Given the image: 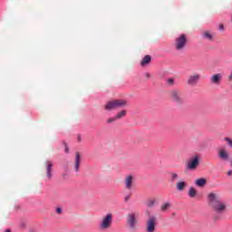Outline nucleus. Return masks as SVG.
<instances>
[{"instance_id": "24", "label": "nucleus", "mask_w": 232, "mask_h": 232, "mask_svg": "<svg viewBox=\"0 0 232 232\" xmlns=\"http://www.w3.org/2000/svg\"><path fill=\"white\" fill-rule=\"evenodd\" d=\"M62 213H63V208L57 207V208H55V214H56V215H61Z\"/></svg>"}, {"instance_id": "12", "label": "nucleus", "mask_w": 232, "mask_h": 232, "mask_svg": "<svg viewBox=\"0 0 232 232\" xmlns=\"http://www.w3.org/2000/svg\"><path fill=\"white\" fill-rule=\"evenodd\" d=\"M133 180H135V178H133V176L130 175V176L126 177V179H125L126 189H131V188L133 186Z\"/></svg>"}, {"instance_id": "11", "label": "nucleus", "mask_w": 232, "mask_h": 232, "mask_svg": "<svg viewBox=\"0 0 232 232\" xmlns=\"http://www.w3.org/2000/svg\"><path fill=\"white\" fill-rule=\"evenodd\" d=\"M170 97L175 102H180V101H182V95L179 90H172L170 92Z\"/></svg>"}, {"instance_id": "32", "label": "nucleus", "mask_w": 232, "mask_h": 232, "mask_svg": "<svg viewBox=\"0 0 232 232\" xmlns=\"http://www.w3.org/2000/svg\"><path fill=\"white\" fill-rule=\"evenodd\" d=\"M65 153H68V145H65Z\"/></svg>"}, {"instance_id": "19", "label": "nucleus", "mask_w": 232, "mask_h": 232, "mask_svg": "<svg viewBox=\"0 0 232 232\" xmlns=\"http://www.w3.org/2000/svg\"><path fill=\"white\" fill-rule=\"evenodd\" d=\"M171 208V203L170 202H165L163 205L160 206L161 211H168Z\"/></svg>"}, {"instance_id": "10", "label": "nucleus", "mask_w": 232, "mask_h": 232, "mask_svg": "<svg viewBox=\"0 0 232 232\" xmlns=\"http://www.w3.org/2000/svg\"><path fill=\"white\" fill-rule=\"evenodd\" d=\"M222 79H224V75L220 72L215 73L210 76V82L211 84H215L216 86H219L222 82Z\"/></svg>"}, {"instance_id": "8", "label": "nucleus", "mask_w": 232, "mask_h": 232, "mask_svg": "<svg viewBox=\"0 0 232 232\" xmlns=\"http://www.w3.org/2000/svg\"><path fill=\"white\" fill-rule=\"evenodd\" d=\"M200 81V74L199 73H194L188 76L187 80V84L188 86H197L198 84V82Z\"/></svg>"}, {"instance_id": "17", "label": "nucleus", "mask_w": 232, "mask_h": 232, "mask_svg": "<svg viewBox=\"0 0 232 232\" xmlns=\"http://www.w3.org/2000/svg\"><path fill=\"white\" fill-rule=\"evenodd\" d=\"M127 111L125 110H122L121 111H119L115 117L117 119V121H121V119H124V117H126Z\"/></svg>"}, {"instance_id": "23", "label": "nucleus", "mask_w": 232, "mask_h": 232, "mask_svg": "<svg viewBox=\"0 0 232 232\" xmlns=\"http://www.w3.org/2000/svg\"><path fill=\"white\" fill-rule=\"evenodd\" d=\"M167 83L169 84V86H173L175 84V79L173 78H169L167 80Z\"/></svg>"}, {"instance_id": "26", "label": "nucleus", "mask_w": 232, "mask_h": 232, "mask_svg": "<svg viewBox=\"0 0 232 232\" xmlns=\"http://www.w3.org/2000/svg\"><path fill=\"white\" fill-rule=\"evenodd\" d=\"M155 205V200H150V201H149L148 203H147V206L149 207V208H152V206H154Z\"/></svg>"}, {"instance_id": "5", "label": "nucleus", "mask_w": 232, "mask_h": 232, "mask_svg": "<svg viewBox=\"0 0 232 232\" xmlns=\"http://www.w3.org/2000/svg\"><path fill=\"white\" fill-rule=\"evenodd\" d=\"M186 43H188V39L185 34H180L178 38H176L175 48L178 52H182L184 48H186Z\"/></svg>"}, {"instance_id": "3", "label": "nucleus", "mask_w": 232, "mask_h": 232, "mask_svg": "<svg viewBox=\"0 0 232 232\" xmlns=\"http://www.w3.org/2000/svg\"><path fill=\"white\" fill-rule=\"evenodd\" d=\"M111 224H113V214L108 213L102 217L100 222V229H110V227H111Z\"/></svg>"}, {"instance_id": "16", "label": "nucleus", "mask_w": 232, "mask_h": 232, "mask_svg": "<svg viewBox=\"0 0 232 232\" xmlns=\"http://www.w3.org/2000/svg\"><path fill=\"white\" fill-rule=\"evenodd\" d=\"M150 63H151V56L146 55V56L142 59L140 64H141V66H146V64H150Z\"/></svg>"}, {"instance_id": "25", "label": "nucleus", "mask_w": 232, "mask_h": 232, "mask_svg": "<svg viewBox=\"0 0 232 232\" xmlns=\"http://www.w3.org/2000/svg\"><path fill=\"white\" fill-rule=\"evenodd\" d=\"M225 140L228 144V147L232 148V140L229 138H225Z\"/></svg>"}, {"instance_id": "4", "label": "nucleus", "mask_w": 232, "mask_h": 232, "mask_svg": "<svg viewBox=\"0 0 232 232\" xmlns=\"http://www.w3.org/2000/svg\"><path fill=\"white\" fill-rule=\"evenodd\" d=\"M198 164H200V158L198 156H194L187 161L186 169L188 171H195V169L198 168Z\"/></svg>"}, {"instance_id": "22", "label": "nucleus", "mask_w": 232, "mask_h": 232, "mask_svg": "<svg viewBox=\"0 0 232 232\" xmlns=\"http://www.w3.org/2000/svg\"><path fill=\"white\" fill-rule=\"evenodd\" d=\"M116 121H118L117 118H116V116L111 117V118H108V119H107V123H108V124H112V122H115Z\"/></svg>"}, {"instance_id": "28", "label": "nucleus", "mask_w": 232, "mask_h": 232, "mask_svg": "<svg viewBox=\"0 0 232 232\" xmlns=\"http://www.w3.org/2000/svg\"><path fill=\"white\" fill-rule=\"evenodd\" d=\"M44 180H52V175L45 176Z\"/></svg>"}, {"instance_id": "27", "label": "nucleus", "mask_w": 232, "mask_h": 232, "mask_svg": "<svg viewBox=\"0 0 232 232\" xmlns=\"http://www.w3.org/2000/svg\"><path fill=\"white\" fill-rule=\"evenodd\" d=\"M144 77H146V79H150L151 77V74L150 72H145Z\"/></svg>"}, {"instance_id": "30", "label": "nucleus", "mask_w": 232, "mask_h": 232, "mask_svg": "<svg viewBox=\"0 0 232 232\" xmlns=\"http://www.w3.org/2000/svg\"><path fill=\"white\" fill-rule=\"evenodd\" d=\"M128 200H130V195L125 197V202H128Z\"/></svg>"}, {"instance_id": "1", "label": "nucleus", "mask_w": 232, "mask_h": 232, "mask_svg": "<svg viewBox=\"0 0 232 232\" xmlns=\"http://www.w3.org/2000/svg\"><path fill=\"white\" fill-rule=\"evenodd\" d=\"M208 202L209 208H211L213 212L217 213V215H224L227 210V205L220 198L219 195L209 193L208 195Z\"/></svg>"}, {"instance_id": "9", "label": "nucleus", "mask_w": 232, "mask_h": 232, "mask_svg": "<svg viewBox=\"0 0 232 232\" xmlns=\"http://www.w3.org/2000/svg\"><path fill=\"white\" fill-rule=\"evenodd\" d=\"M156 227H157V218L155 216H152L147 221V232H155Z\"/></svg>"}, {"instance_id": "20", "label": "nucleus", "mask_w": 232, "mask_h": 232, "mask_svg": "<svg viewBox=\"0 0 232 232\" xmlns=\"http://www.w3.org/2000/svg\"><path fill=\"white\" fill-rule=\"evenodd\" d=\"M204 39H208V41H211L213 39V35L208 31H206L203 33Z\"/></svg>"}, {"instance_id": "29", "label": "nucleus", "mask_w": 232, "mask_h": 232, "mask_svg": "<svg viewBox=\"0 0 232 232\" xmlns=\"http://www.w3.org/2000/svg\"><path fill=\"white\" fill-rule=\"evenodd\" d=\"M82 137L81 135H78L77 142H82Z\"/></svg>"}, {"instance_id": "7", "label": "nucleus", "mask_w": 232, "mask_h": 232, "mask_svg": "<svg viewBox=\"0 0 232 232\" xmlns=\"http://www.w3.org/2000/svg\"><path fill=\"white\" fill-rule=\"evenodd\" d=\"M218 157L220 159V160H223L224 162H227L230 159L229 151H227L225 148H219L218 150Z\"/></svg>"}, {"instance_id": "18", "label": "nucleus", "mask_w": 232, "mask_h": 232, "mask_svg": "<svg viewBox=\"0 0 232 232\" xmlns=\"http://www.w3.org/2000/svg\"><path fill=\"white\" fill-rule=\"evenodd\" d=\"M188 197H190V198H195L197 197V189H195V188H193V187L189 188Z\"/></svg>"}, {"instance_id": "13", "label": "nucleus", "mask_w": 232, "mask_h": 232, "mask_svg": "<svg viewBox=\"0 0 232 232\" xmlns=\"http://www.w3.org/2000/svg\"><path fill=\"white\" fill-rule=\"evenodd\" d=\"M80 166H81V153L76 152L75 161H74V169H75V171H79V167Z\"/></svg>"}, {"instance_id": "15", "label": "nucleus", "mask_w": 232, "mask_h": 232, "mask_svg": "<svg viewBox=\"0 0 232 232\" xmlns=\"http://www.w3.org/2000/svg\"><path fill=\"white\" fill-rule=\"evenodd\" d=\"M208 182V180H206V179H198L195 181L196 186H198V188H204V186H206V183Z\"/></svg>"}, {"instance_id": "14", "label": "nucleus", "mask_w": 232, "mask_h": 232, "mask_svg": "<svg viewBox=\"0 0 232 232\" xmlns=\"http://www.w3.org/2000/svg\"><path fill=\"white\" fill-rule=\"evenodd\" d=\"M186 186H188V183H186V181H179L176 184V188L178 191H184V189L186 188Z\"/></svg>"}, {"instance_id": "31", "label": "nucleus", "mask_w": 232, "mask_h": 232, "mask_svg": "<svg viewBox=\"0 0 232 232\" xmlns=\"http://www.w3.org/2000/svg\"><path fill=\"white\" fill-rule=\"evenodd\" d=\"M219 30H224V25L223 24L219 25Z\"/></svg>"}, {"instance_id": "21", "label": "nucleus", "mask_w": 232, "mask_h": 232, "mask_svg": "<svg viewBox=\"0 0 232 232\" xmlns=\"http://www.w3.org/2000/svg\"><path fill=\"white\" fill-rule=\"evenodd\" d=\"M53 164H52L51 161H47V175H50L52 173V168Z\"/></svg>"}, {"instance_id": "33", "label": "nucleus", "mask_w": 232, "mask_h": 232, "mask_svg": "<svg viewBox=\"0 0 232 232\" xmlns=\"http://www.w3.org/2000/svg\"><path fill=\"white\" fill-rule=\"evenodd\" d=\"M227 175H232V170L231 169L227 171Z\"/></svg>"}, {"instance_id": "2", "label": "nucleus", "mask_w": 232, "mask_h": 232, "mask_svg": "<svg viewBox=\"0 0 232 232\" xmlns=\"http://www.w3.org/2000/svg\"><path fill=\"white\" fill-rule=\"evenodd\" d=\"M123 106H126V101L114 100L107 102L104 106V109L107 111H111L112 110H117V108H123Z\"/></svg>"}, {"instance_id": "34", "label": "nucleus", "mask_w": 232, "mask_h": 232, "mask_svg": "<svg viewBox=\"0 0 232 232\" xmlns=\"http://www.w3.org/2000/svg\"><path fill=\"white\" fill-rule=\"evenodd\" d=\"M5 232H11L10 229L5 230Z\"/></svg>"}, {"instance_id": "6", "label": "nucleus", "mask_w": 232, "mask_h": 232, "mask_svg": "<svg viewBox=\"0 0 232 232\" xmlns=\"http://www.w3.org/2000/svg\"><path fill=\"white\" fill-rule=\"evenodd\" d=\"M127 224L131 231H135L137 227V214L135 213L128 214Z\"/></svg>"}, {"instance_id": "35", "label": "nucleus", "mask_w": 232, "mask_h": 232, "mask_svg": "<svg viewBox=\"0 0 232 232\" xmlns=\"http://www.w3.org/2000/svg\"><path fill=\"white\" fill-rule=\"evenodd\" d=\"M21 226H22V227H24V224H22Z\"/></svg>"}]
</instances>
